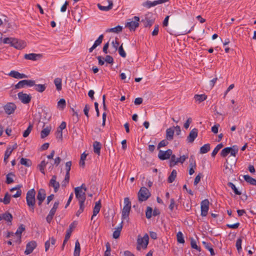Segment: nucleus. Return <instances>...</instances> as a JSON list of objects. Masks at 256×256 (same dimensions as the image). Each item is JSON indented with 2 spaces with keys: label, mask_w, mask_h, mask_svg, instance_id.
<instances>
[{
  "label": "nucleus",
  "mask_w": 256,
  "mask_h": 256,
  "mask_svg": "<svg viewBox=\"0 0 256 256\" xmlns=\"http://www.w3.org/2000/svg\"><path fill=\"white\" fill-rule=\"evenodd\" d=\"M36 191L34 188H32L28 191L26 195V201L27 205L30 208V210L34 212L36 204Z\"/></svg>",
  "instance_id": "1"
},
{
  "label": "nucleus",
  "mask_w": 256,
  "mask_h": 256,
  "mask_svg": "<svg viewBox=\"0 0 256 256\" xmlns=\"http://www.w3.org/2000/svg\"><path fill=\"white\" fill-rule=\"evenodd\" d=\"M124 206L122 212V220H128L130 212L131 209V202L128 198H124Z\"/></svg>",
  "instance_id": "2"
},
{
  "label": "nucleus",
  "mask_w": 256,
  "mask_h": 256,
  "mask_svg": "<svg viewBox=\"0 0 256 256\" xmlns=\"http://www.w3.org/2000/svg\"><path fill=\"white\" fill-rule=\"evenodd\" d=\"M140 18L137 16H134L132 18L128 19L125 24V27L128 28L131 32H134L140 26Z\"/></svg>",
  "instance_id": "3"
},
{
  "label": "nucleus",
  "mask_w": 256,
  "mask_h": 256,
  "mask_svg": "<svg viewBox=\"0 0 256 256\" xmlns=\"http://www.w3.org/2000/svg\"><path fill=\"white\" fill-rule=\"evenodd\" d=\"M150 192L146 188L142 187L138 194V201L140 202L146 201L150 197Z\"/></svg>",
  "instance_id": "4"
},
{
  "label": "nucleus",
  "mask_w": 256,
  "mask_h": 256,
  "mask_svg": "<svg viewBox=\"0 0 256 256\" xmlns=\"http://www.w3.org/2000/svg\"><path fill=\"white\" fill-rule=\"evenodd\" d=\"M149 237L148 234H145L143 237L138 236L137 240V249L140 250L141 248H146L148 243Z\"/></svg>",
  "instance_id": "5"
},
{
  "label": "nucleus",
  "mask_w": 256,
  "mask_h": 256,
  "mask_svg": "<svg viewBox=\"0 0 256 256\" xmlns=\"http://www.w3.org/2000/svg\"><path fill=\"white\" fill-rule=\"evenodd\" d=\"M141 22L143 23L145 28L150 27L154 22V18L152 12H148L146 14L144 18L142 19Z\"/></svg>",
  "instance_id": "6"
},
{
  "label": "nucleus",
  "mask_w": 256,
  "mask_h": 256,
  "mask_svg": "<svg viewBox=\"0 0 256 256\" xmlns=\"http://www.w3.org/2000/svg\"><path fill=\"white\" fill-rule=\"evenodd\" d=\"M77 225V222L76 221L73 222L70 224L66 232V234L64 237V240L63 242V244L62 246V249L63 250L64 249L65 244H66L67 242L70 239L72 232L73 230L76 228Z\"/></svg>",
  "instance_id": "7"
},
{
  "label": "nucleus",
  "mask_w": 256,
  "mask_h": 256,
  "mask_svg": "<svg viewBox=\"0 0 256 256\" xmlns=\"http://www.w3.org/2000/svg\"><path fill=\"white\" fill-rule=\"evenodd\" d=\"M34 85V80H24L20 81L14 86L16 89H19L26 86H32Z\"/></svg>",
  "instance_id": "8"
},
{
  "label": "nucleus",
  "mask_w": 256,
  "mask_h": 256,
  "mask_svg": "<svg viewBox=\"0 0 256 256\" xmlns=\"http://www.w3.org/2000/svg\"><path fill=\"white\" fill-rule=\"evenodd\" d=\"M210 202L208 199L202 201L200 203L201 216H206L209 210Z\"/></svg>",
  "instance_id": "9"
},
{
  "label": "nucleus",
  "mask_w": 256,
  "mask_h": 256,
  "mask_svg": "<svg viewBox=\"0 0 256 256\" xmlns=\"http://www.w3.org/2000/svg\"><path fill=\"white\" fill-rule=\"evenodd\" d=\"M18 99L21 102L24 104H28L32 99V96L30 94H28L22 92H20L18 94Z\"/></svg>",
  "instance_id": "10"
},
{
  "label": "nucleus",
  "mask_w": 256,
  "mask_h": 256,
  "mask_svg": "<svg viewBox=\"0 0 256 256\" xmlns=\"http://www.w3.org/2000/svg\"><path fill=\"white\" fill-rule=\"evenodd\" d=\"M172 151L170 149H168L166 151L160 150L158 154V158L161 160H166L170 158L172 156Z\"/></svg>",
  "instance_id": "11"
},
{
  "label": "nucleus",
  "mask_w": 256,
  "mask_h": 256,
  "mask_svg": "<svg viewBox=\"0 0 256 256\" xmlns=\"http://www.w3.org/2000/svg\"><path fill=\"white\" fill-rule=\"evenodd\" d=\"M5 112L10 115L13 114L16 108V105L13 102H8L4 106Z\"/></svg>",
  "instance_id": "12"
},
{
  "label": "nucleus",
  "mask_w": 256,
  "mask_h": 256,
  "mask_svg": "<svg viewBox=\"0 0 256 256\" xmlns=\"http://www.w3.org/2000/svg\"><path fill=\"white\" fill-rule=\"evenodd\" d=\"M46 197V192L44 189L40 188L38 190L36 198L38 200V205L40 206Z\"/></svg>",
  "instance_id": "13"
},
{
  "label": "nucleus",
  "mask_w": 256,
  "mask_h": 256,
  "mask_svg": "<svg viewBox=\"0 0 256 256\" xmlns=\"http://www.w3.org/2000/svg\"><path fill=\"white\" fill-rule=\"evenodd\" d=\"M16 49L21 50L26 46V42L22 40H20L17 38H14L12 44Z\"/></svg>",
  "instance_id": "14"
},
{
  "label": "nucleus",
  "mask_w": 256,
  "mask_h": 256,
  "mask_svg": "<svg viewBox=\"0 0 256 256\" xmlns=\"http://www.w3.org/2000/svg\"><path fill=\"white\" fill-rule=\"evenodd\" d=\"M56 178L57 177L56 175L52 176L48 184L50 186L54 188L55 192L58 191L60 186L59 182L56 181Z\"/></svg>",
  "instance_id": "15"
},
{
  "label": "nucleus",
  "mask_w": 256,
  "mask_h": 256,
  "mask_svg": "<svg viewBox=\"0 0 256 256\" xmlns=\"http://www.w3.org/2000/svg\"><path fill=\"white\" fill-rule=\"evenodd\" d=\"M74 192L76 198L78 200V202L82 200H86V196L85 192L80 190V188H74Z\"/></svg>",
  "instance_id": "16"
},
{
  "label": "nucleus",
  "mask_w": 256,
  "mask_h": 256,
  "mask_svg": "<svg viewBox=\"0 0 256 256\" xmlns=\"http://www.w3.org/2000/svg\"><path fill=\"white\" fill-rule=\"evenodd\" d=\"M36 246V242L35 241H31L28 243L26 246V249L24 254L26 255L31 254Z\"/></svg>",
  "instance_id": "17"
},
{
  "label": "nucleus",
  "mask_w": 256,
  "mask_h": 256,
  "mask_svg": "<svg viewBox=\"0 0 256 256\" xmlns=\"http://www.w3.org/2000/svg\"><path fill=\"white\" fill-rule=\"evenodd\" d=\"M198 130L194 128H193L190 132L189 135L187 137V141L188 142H192L198 136Z\"/></svg>",
  "instance_id": "18"
},
{
  "label": "nucleus",
  "mask_w": 256,
  "mask_h": 256,
  "mask_svg": "<svg viewBox=\"0 0 256 256\" xmlns=\"http://www.w3.org/2000/svg\"><path fill=\"white\" fill-rule=\"evenodd\" d=\"M8 76L16 79L28 78V76L24 74H20L18 71L12 70L8 74Z\"/></svg>",
  "instance_id": "19"
},
{
  "label": "nucleus",
  "mask_w": 256,
  "mask_h": 256,
  "mask_svg": "<svg viewBox=\"0 0 256 256\" xmlns=\"http://www.w3.org/2000/svg\"><path fill=\"white\" fill-rule=\"evenodd\" d=\"M107 1L108 3V6H102L100 4H98V7L100 10L107 12L112 9L113 6L112 1L111 0H108Z\"/></svg>",
  "instance_id": "20"
},
{
  "label": "nucleus",
  "mask_w": 256,
  "mask_h": 256,
  "mask_svg": "<svg viewBox=\"0 0 256 256\" xmlns=\"http://www.w3.org/2000/svg\"><path fill=\"white\" fill-rule=\"evenodd\" d=\"M22 187V185L18 184V185L16 186L15 187L12 188L10 190V191L11 192H12L15 190H17L16 192L14 193V195H12V197L16 198H18V197L20 196L22 193V190L20 189Z\"/></svg>",
  "instance_id": "21"
},
{
  "label": "nucleus",
  "mask_w": 256,
  "mask_h": 256,
  "mask_svg": "<svg viewBox=\"0 0 256 256\" xmlns=\"http://www.w3.org/2000/svg\"><path fill=\"white\" fill-rule=\"evenodd\" d=\"M42 57V55L40 54H36L34 53L25 54L24 56V58L26 60H36L38 58H40Z\"/></svg>",
  "instance_id": "22"
},
{
  "label": "nucleus",
  "mask_w": 256,
  "mask_h": 256,
  "mask_svg": "<svg viewBox=\"0 0 256 256\" xmlns=\"http://www.w3.org/2000/svg\"><path fill=\"white\" fill-rule=\"evenodd\" d=\"M101 208V203L100 200L96 202L94 207L93 210V214L91 218V220H92L94 216L100 212Z\"/></svg>",
  "instance_id": "23"
},
{
  "label": "nucleus",
  "mask_w": 256,
  "mask_h": 256,
  "mask_svg": "<svg viewBox=\"0 0 256 256\" xmlns=\"http://www.w3.org/2000/svg\"><path fill=\"white\" fill-rule=\"evenodd\" d=\"M174 133V128H173L172 127L167 128L166 130V138L167 140H173Z\"/></svg>",
  "instance_id": "24"
},
{
  "label": "nucleus",
  "mask_w": 256,
  "mask_h": 256,
  "mask_svg": "<svg viewBox=\"0 0 256 256\" xmlns=\"http://www.w3.org/2000/svg\"><path fill=\"white\" fill-rule=\"evenodd\" d=\"M122 30V26H118L114 28H108L106 30V32H113L115 34H118Z\"/></svg>",
  "instance_id": "25"
},
{
  "label": "nucleus",
  "mask_w": 256,
  "mask_h": 256,
  "mask_svg": "<svg viewBox=\"0 0 256 256\" xmlns=\"http://www.w3.org/2000/svg\"><path fill=\"white\" fill-rule=\"evenodd\" d=\"M93 148H94V152L100 155V153L101 150V144L97 141H95L93 143Z\"/></svg>",
  "instance_id": "26"
},
{
  "label": "nucleus",
  "mask_w": 256,
  "mask_h": 256,
  "mask_svg": "<svg viewBox=\"0 0 256 256\" xmlns=\"http://www.w3.org/2000/svg\"><path fill=\"white\" fill-rule=\"evenodd\" d=\"M25 230V226L24 224H20L19 227L18 228L16 232L14 233V234L18 236V238L17 240H19L22 238V234Z\"/></svg>",
  "instance_id": "27"
},
{
  "label": "nucleus",
  "mask_w": 256,
  "mask_h": 256,
  "mask_svg": "<svg viewBox=\"0 0 256 256\" xmlns=\"http://www.w3.org/2000/svg\"><path fill=\"white\" fill-rule=\"evenodd\" d=\"M244 180L250 184L252 186H256V180L252 178L249 175H244Z\"/></svg>",
  "instance_id": "28"
},
{
  "label": "nucleus",
  "mask_w": 256,
  "mask_h": 256,
  "mask_svg": "<svg viewBox=\"0 0 256 256\" xmlns=\"http://www.w3.org/2000/svg\"><path fill=\"white\" fill-rule=\"evenodd\" d=\"M80 246L78 240H76L75 243L74 256H80Z\"/></svg>",
  "instance_id": "29"
},
{
  "label": "nucleus",
  "mask_w": 256,
  "mask_h": 256,
  "mask_svg": "<svg viewBox=\"0 0 256 256\" xmlns=\"http://www.w3.org/2000/svg\"><path fill=\"white\" fill-rule=\"evenodd\" d=\"M62 79L59 78H56L54 80V84L56 86V90L58 91L61 90L62 89Z\"/></svg>",
  "instance_id": "30"
},
{
  "label": "nucleus",
  "mask_w": 256,
  "mask_h": 256,
  "mask_svg": "<svg viewBox=\"0 0 256 256\" xmlns=\"http://www.w3.org/2000/svg\"><path fill=\"white\" fill-rule=\"evenodd\" d=\"M210 144H204L200 148V152L202 154H206L210 150Z\"/></svg>",
  "instance_id": "31"
},
{
  "label": "nucleus",
  "mask_w": 256,
  "mask_h": 256,
  "mask_svg": "<svg viewBox=\"0 0 256 256\" xmlns=\"http://www.w3.org/2000/svg\"><path fill=\"white\" fill-rule=\"evenodd\" d=\"M20 163L21 164L24 165L26 167H30L32 164V162L30 160L24 158H22L20 159Z\"/></svg>",
  "instance_id": "32"
},
{
  "label": "nucleus",
  "mask_w": 256,
  "mask_h": 256,
  "mask_svg": "<svg viewBox=\"0 0 256 256\" xmlns=\"http://www.w3.org/2000/svg\"><path fill=\"white\" fill-rule=\"evenodd\" d=\"M176 174H177V172H176V170H173L171 172V174L169 176L168 178V182L169 183L172 182L175 180V179L176 178Z\"/></svg>",
  "instance_id": "33"
},
{
  "label": "nucleus",
  "mask_w": 256,
  "mask_h": 256,
  "mask_svg": "<svg viewBox=\"0 0 256 256\" xmlns=\"http://www.w3.org/2000/svg\"><path fill=\"white\" fill-rule=\"evenodd\" d=\"M194 98L196 101L200 103L207 98V96L204 94H196L194 96Z\"/></svg>",
  "instance_id": "34"
},
{
  "label": "nucleus",
  "mask_w": 256,
  "mask_h": 256,
  "mask_svg": "<svg viewBox=\"0 0 256 256\" xmlns=\"http://www.w3.org/2000/svg\"><path fill=\"white\" fill-rule=\"evenodd\" d=\"M34 86H35V90L38 92H42L46 90V86L45 84H34Z\"/></svg>",
  "instance_id": "35"
},
{
  "label": "nucleus",
  "mask_w": 256,
  "mask_h": 256,
  "mask_svg": "<svg viewBox=\"0 0 256 256\" xmlns=\"http://www.w3.org/2000/svg\"><path fill=\"white\" fill-rule=\"evenodd\" d=\"M228 186L233 190L236 194L240 196L242 194V192L238 190L236 186L232 182H228Z\"/></svg>",
  "instance_id": "36"
},
{
  "label": "nucleus",
  "mask_w": 256,
  "mask_h": 256,
  "mask_svg": "<svg viewBox=\"0 0 256 256\" xmlns=\"http://www.w3.org/2000/svg\"><path fill=\"white\" fill-rule=\"evenodd\" d=\"M1 216L2 217V220L4 219L8 222H11L12 220V214L9 212H5L1 215Z\"/></svg>",
  "instance_id": "37"
},
{
  "label": "nucleus",
  "mask_w": 256,
  "mask_h": 256,
  "mask_svg": "<svg viewBox=\"0 0 256 256\" xmlns=\"http://www.w3.org/2000/svg\"><path fill=\"white\" fill-rule=\"evenodd\" d=\"M66 122H62L60 124L59 127L58 128L57 132H58V134H59L60 135V138H62V130H64V128H66Z\"/></svg>",
  "instance_id": "38"
},
{
  "label": "nucleus",
  "mask_w": 256,
  "mask_h": 256,
  "mask_svg": "<svg viewBox=\"0 0 256 256\" xmlns=\"http://www.w3.org/2000/svg\"><path fill=\"white\" fill-rule=\"evenodd\" d=\"M50 128L46 127L44 128L40 133V136L42 138H44L46 137L50 133Z\"/></svg>",
  "instance_id": "39"
},
{
  "label": "nucleus",
  "mask_w": 256,
  "mask_h": 256,
  "mask_svg": "<svg viewBox=\"0 0 256 256\" xmlns=\"http://www.w3.org/2000/svg\"><path fill=\"white\" fill-rule=\"evenodd\" d=\"M223 146H224L222 143L218 144L212 152L211 154L213 158L215 157L218 152L223 147Z\"/></svg>",
  "instance_id": "40"
},
{
  "label": "nucleus",
  "mask_w": 256,
  "mask_h": 256,
  "mask_svg": "<svg viewBox=\"0 0 256 256\" xmlns=\"http://www.w3.org/2000/svg\"><path fill=\"white\" fill-rule=\"evenodd\" d=\"M142 6L144 7H146V8H149L151 7L154 6H156V0H154V2L147 0L146 2H143V4H142Z\"/></svg>",
  "instance_id": "41"
},
{
  "label": "nucleus",
  "mask_w": 256,
  "mask_h": 256,
  "mask_svg": "<svg viewBox=\"0 0 256 256\" xmlns=\"http://www.w3.org/2000/svg\"><path fill=\"white\" fill-rule=\"evenodd\" d=\"M122 229V226L120 225V226H118L114 232L112 236L114 238L116 239L119 238Z\"/></svg>",
  "instance_id": "42"
},
{
  "label": "nucleus",
  "mask_w": 256,
  "mask_h": 256,
  "mask_svg": "<svg viewBox=\"0 0 256 256\" xmlns=\"http://www.w3.org/2000/svg\"><path fill=\"white\" fill-rule=\"evenodd\" d=\"M12 153V151L10 150V149L6 148V150L4 152V162L6 164H7V163L8 162V158Z\"/></svg>",
  "instance_id": "43"
},
{
  "label": "nucleus",
  "mask_w": 256,
  "mask_h": 256,
  "mask_svg": "<svg viewBox=\"0 0 256 256\" xmlns=\"http://www.w3.org/2000/svg\"><path fill=\"white\" fill-rule=\"evenodd\" d=\"M47 164H48V162H46L44 160L42 161L40 163V164H39L38 165V167L40 170V172L42 174H45L44 168Z\"/></svg>",
  "instance_id": "44"
},
{
  "label": "nucleus",
  "mask_w": 256,
  "mask_h": 256,
  "mask_svg": "<svg viewBox=\"0 0 256 256\" xmlns=\"http://www.w3.org/2000/svg\"><path fill=\"white\" fill-rule=\"evenodd\" d=\"M231 150H230V155L234 156H236L238 151V146L236 145H234L230 147Z\"/></svg>",
  "instance_id": "45"
},
{
  "label": "nucleus",
  "mask_w": 256,
  "mask_h": 256,
  "mask_svg": "<svg viewBox=\"0 0 256 256\" xmlns=\"http://www.w3.org/2000/svg\"><path fill=\"white\" fill-rule=\"evenodd\" d=\"M32 128H33L32 124H30L29 126L28 127V128H26V130H25L24 131V132H23L22 136L24 138H26L27 136H28V135L30 134V132L32 129Z\"/></svg>",
  "instance_id": "46"
},
{
  "label": "nucleus",
  "mask_w": 256,
  "mask_h": 256,
  "mask_svg": "<svg viewBox=\"0 0 256 256\" xmlns=\"http://www.w3.org/2000/svg\"><path fill=\"white\" fill-rule=\"evenodd\" d=\"M230 150H231L230 147H226V148H224L221 151L220 156L224 158L226 157L230 154Z\"/></svg>",
  "instance_id": "47"
},
{
  "label": "nucleus",
  "mask_w": 256,
  "mask_h": 256,
  "mask_svg": "<svg viewBox=\"0 0 256 256\" xmlns=\"http://www.w3.org/2000/svg\"><path fill=\"white\" fill-rule=\"evenodd\" d=\"M176 238L178 242L180 244H184V240L183 236V234L181 232H178L176 234Z\"/></svg>",
  "instance_id": "48"
},
{
  "label": "nucleus",
  "mask_w": 256,
  "mask_h": 256,
  "mask_svg": "<svg viewBox=\"0 0 256 256\" xmlns=\"http://www.w3.org/2000/svg\"><path fill=\"white\" fill-rule=\"evenodd\" d=\"M10 195L8 192H6L4 198L2 200V202H4V204H8L10 202Z\"/></svg>",
  "instance_id": "49"
},
{
  "label": "nucleus",
  "mask_w": 256,
  "mask_h": 256,
  "mask_svg": "<svg viewBox=\"0 0 256 256\" xmlns=\"http://www.w3.org/2000/svg\"><path fill=\"white\" fill-rule=\"evenodd\" d=\"M103 38H104V35L100 34L98 36V39L96 40V41L94 42L93 44L94 46L96 48L98 46H100L102 44Z\"/></svg>",
  "instance_id": "50"
},
{
  "label": "nucleus",
  "mask_w": 256,
  "mask_h": 256,
  "mask_svg": "<svg viewBox=\"0 0 256 256\" xmlns=\"http://www.w3.org/2000/svg\"><path fill=\"white\" fill-rule=\"evenodd\" d=\"M153 210L150 206H148L146 212V216L147 218L150 219L152 215Z\"/></svg>",
  "instance_id": "51"
},
{
  "label": "nucleus",
  "mask_w": 256,
  "mask_h": 256,
  "mask_svg": "<svg viewBox=\"0 0 256 256\" xmlns=\"http://www.w3.org/2000/svg\"><path fill=\"white\" fill-rule=\"evenodd\" d=\"M242 238H238L236 241V249L239 253L242 250Z\"/></svg>",
  "instance_id": "52"
},
{
  "label": "nucleus",
  "mask_w": 256,
  "mask_h": 256,
  "mask_svg": "<svg viewBox=\"0 0 256 256\" xmlns=\"http://www.w3.org/2000/svg\"><path fill=\"white\" fill-rule=\"evenodd\" d=\"M10 176H14V174L12 172H10L6 175V182L8 184H10L14 182L13 178Z\"/></svg>",
  "instance_id": "53"
},
{
  "label": "nucleus",
  "mask_w": 256,
  "mask_h": 256,
  "mask_svg": "<svg viewBox=\"0 0 256 256\" xmlns=\"http://www.w3.org/2000/svg\"><path fill=\"white\" fill-rule=\"evenodd\" d=\"M190 245L191 247L192 248L196 249L198 250V251H200V246H198L196 244V241L192 238L190 241Z\"/></svg>",
  "instance_id": "54"
},
{
  "label": "nucleus",
  "mask_w": 256,
  "mask_h": 256,
  "mask_svg": "<svg viewBox=\"0 0 256 256\" xmlns=\"http://www.w3.org/2000/svg\"><path fill=\"white\" fill-rule=\"evenodd\" d=\"M106 250L104 252V256H110V245L109 242H107L106 244Z\"/></svg>",
  "instance_id": "55"
},
{
  "label": "nucleus",
  "mask_w": 256,
  "mask_h": 256,
  "mask_svg": "<svg viewBox=\"0 0 256 256\" xmlns=\"http://www.w3.org/2000/svg\"><path fill=\"white\" fill-rule=\"evenodd\" d=\"M58 106L60 107L62 109H64L66 106V100L64 98H61L58 102Z\"/></svg>",
  "instance_id": "56"
},
{
  "label": "nucleus",
  "mask_w": 256,
  "mask_h": 256,
  "mask_svg": "<svg viewBox=\"0 0 256 256\" xmlns=\"http://www.w3.org/2000/svg\"><path fill=\"white\" fill-rule=\"evenodd\" d=\"M70 174H66L64 180L62 182V186H66L70 180Z\"/></svg>",
  "instance_id": "57"
},
{
  "label": "nucleus",
  "mask_w": 256,
  "mask_h": 256,
  "mask_svg": "<svg viewBox=\"0 0 256 256\" xmlns=\"http://www.w3.org/2000/svg\"><path fill=\"white\" fill-rule=\"evenodd\" d=\"M189 162H190V168H196V161L194 159V158L192 157V156H191L190 158V160H189Z\"/></svg>",
  "instance_id": "58"
},
{
  "label": "nucleus",
  "mask_w": 256,
  "mask_h": 256,
  "mask_svg": "<svg viewBox=\"0 0 256 256\" xmlns=\"http://www.w3.org/2000/svg\"><path fill=\"white\" fill-rule=\"evenodd\" d=\"M118 53L122 57H126V53L123 48L122 44V45L118 48Z\"/></svg>",
  "instance_id": "59"
},
{
  "label": "nucleus",
  "mask_w": 256,
  "mask_h": 256,
  "mask_svg": "<svg viewBox=\"0 0 256 256\" xmlns=\"http://www.w3.org/2000/svg\"><path fill=\"white\" fill-rule=\"evenodd\" d=\"M187 158H188V155H183L180 156L179 158H177L176 160L178 161V163L180 162L183 164Z\"/></svg>",
  "instance_id": "60"
},
{
  "label": "nucleus",
  "mask_w": 256,
  "mask_h": 256,
  "mask_svg": "<svg viewBox=\"0 0 256 256\" xmlns=\"http://www.w3.org/2000/svg\"><path fill=\"white\" fill-rule=\"evenodd\" d=\"M14 39V38H6L3 40L2 42L4 44H10L12 46Z\"/></svg>",
  "instance_id": "61"
},
{
  "label": "nucleus",
  "mask_w": 256,
  "mask_h": 256,
  "mask_svg": "<svg viewBox=\"0 0 256 256\" xmlns=\"http://www.w3.org/2000/svg\"><path fill=\"white\" fill-rule=\"evenodd\" d=\"M72 166V162L68 161L67 162L66 164V174H70V172Z\"/></svg>",
  "instance_id": "62"
},
{
  "label": "nucleus",
  "mask_w": 256,
  "mask_h": 256,
  "mask_svg": "<svg viewBox=\"0 0 256 256\" xmlns=\"http://www.w3.org/2000/svg\"><path fill=\"white\" fill-rule=\"evenodd\" d=\"M104 60L108 64H112L114 63V58L112 56L110 55L106 56V58H104Z\"/></svg>",
  "instance_id": "63"
},
{
  "label": "nucleus",
  "mask_w": 256,
  "mask_h": 256,
  "mask_svg": "<svg viewBox=\"0 0 256 256\" xmlns=\"http://www.w3.org/2000/svg\"><path fill=\"white\" fill-rule=\"evenodd\" d=\"M168 142L166 140H164L160 141L158 144V148H160L162 147L165 146L168 144Z\"/></svg>",
  "instance_id": "64"
}]
</instances>
